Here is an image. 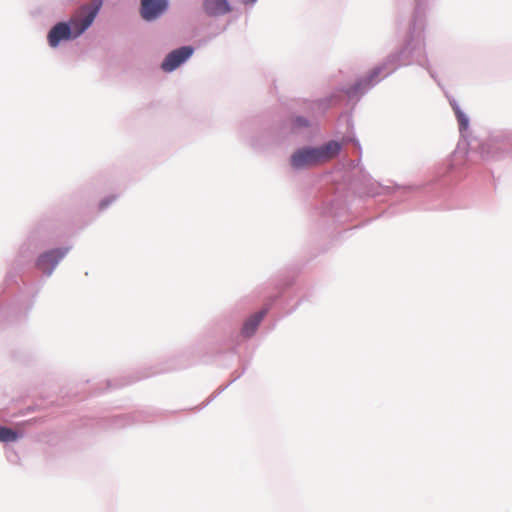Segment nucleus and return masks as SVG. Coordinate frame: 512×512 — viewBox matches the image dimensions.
<instances>
[{"label":"nucleus","instance_id":"obj_1","mask_svg":"<svg viewBox=\"0 0 512 512\" xmlns=\"http://www.w3.org/2000/svg\"><path fill=\"white\" fill-rule=\"evenodd\" d=\"M101 6L102 0H92L79 7L71 16L68 23H57L48 33L47 39L49 45L55 48L63 40H71L79 37L92 25Z\"/></svg>","mask_w":512,"mask_h":512},{"label":"nucleus","instance_id":"obj_2","mask_svg":"<svg viewBox=\"0 0 512 512\" xmlns=\"http://www.w3.org/2000/svg\"><path fill=\"white\" fill-rule=\"evenodd\" d=\"M317 148H304L295 152L291 157V165L296 168H304L320 164Z\"/></svg>","mask_w":512,"mask_h":512},{"label":"nucleus","instance_id":"obj_3","mask_svg":"<svg viewBox=\"0 0 512 512\" xmlns=\"http://www.w3.org/2000/svg\"><path fill=\"white\" fill-rule=\"evenodd\" d=\"M192 53L193 49L189 46L176 49L166 56L162 62L161 68L166 72H171L188 59Z\"/></svg>","mask_w":512,"mask_h":512},{"label":"nucleus","instance_id":"obj_4","mask_svg":"<svg viewBox=\"0 0 512 512\" xmlns=\"http://www.w3.org/2000/svg\"><path fill=\"white\" fill-rule=\"evenodd\" d=\"M67 249H53L40 255L37 266L46 274H51L59 261L66 255Z\"/></svg>","mask_w":512,"mask_h":512},{"label":"nucleus","instance_id":"obj_5","mask_svg":"<svg viewBox=\"0 0 512 512\" xmlns=\"http://www.w3.org/2000/svg\"><path fill=\"white\" fill-rule=\"evenodd\" d=\"M167 0H141V16L147 21L159 17L166 9Z\"/></svg>","mask_w":512,"mask_h":512},{"label":"nucleus","instance_id":"obj_6","mask_svg":"<svg viewBox=\"0 0 512 512\" xmlns=\"http://www.w3.org/2000/svg\"><path fill=\"white\" fill-rule=\"evenodd\" d=\"M381 70L382 68L381 67H376L374 68L368 76L364 77L363 79L359 80L351 89H349L347 91V94L349 96H354L356 95L358 92L362 91L364 88H367L369 87L370 85H372L376 80L377 78L379 77L380 73H381Z\"/></svg>","mask_w":512,"mask_h":512},{"label":"nucleus","instance_id":"obj_7","mask_svg":"<svg viewBox=\"0 0 512 512\" xmlns=\"http://www.w3.org/2000/svg\"><path fill=\"white\" fill-rule=\"evenodd\" d=\"M321 163L334 158L340 151L339 143L335 141L328 142L322 147L317 148Z\"/></svg>","mask_w":512,"mask_h":512},{"label":"nucleus","instance_id":"obj_8","mask_svg":"<svg viewBox=\"0 0 512 512\" xmlns=\"http://www.w3.org/2000/svg\"><path fill=\"white\" fill-rule=\"evenodd\" d=\"M205 9L213 15L225 14L230 11L227 0H205Z\"/></svg>","mask_w":512,"mask_h":512},{"label":"nucleus","instance_id":"obj_9","mask_svg":"<svg viewBox=\"0 0 512 512\" xmlns=\"http://www.w3.org/2000/svg\"><path fill=\"white\" fill-rule=\"evenodd\" d=\"M265 315V311H261V312H258L256 314H254L253 316H251L245 323H244V326H243V329H242V333L246 336V337H250L251 335L254 334V332L256 331L258 325L260 324V322L262 321L263 317Z\"/></svg>","mask_w":512,"mask_h":512},{"label":"nucleus","instance_id":"obj_10","mask_svg":"<svg viewBox=\"0 0 512 512\" xmlns=\"http://www.w3.org/2000/svg\"><path fill=\"white\" fill-rule=\"evenodd\" d=\"M17 438L18 435L14 430L0 426V442H14Z\"/></svg>","mask_w":512,"mask_h":512},{"label":"nucleus","instance_id":"obj_11","mask_svg":"<svg viewBox=\"0 0 512 512\" xmlns=\"http://www.w3.org/2000/svg\"><path fill=\"white\" fill-rule=\"evenodd\" d=\"M292 126H293L294 130H297V129L308 127L309 122H308V120H306L302 117H297L293 120Z\"/></svg>","mask_w":512,"mask_h":512},{"label":"nucleus","instance_id":"obj_12","mask_svg":"<svg viewBox=\"0 0 512 512\" xmlns=\"http://www.w3.org/2000/svg\"><path fill=\"white\" fill-rule=\"evenodd\" d=\"M455 114L457 116V119H458V122L459 124L463 127V128H466L467 125H468V119L467 117L460 111L459 108H455Z\"/></svg>","mask_w":512,"mask_h":512}]
</instances>
